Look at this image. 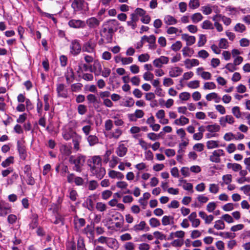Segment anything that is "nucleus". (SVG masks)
I'll return each instance as SVG.
<instances>
[{
  "label": "nucleus",
  "mask_w": 250,
  "mask_h": 250,
  "mask_svg": "<svg viewBox=\"0 0 250 250\" xmlns=\"http://www.w3.org/2000/svg\"><path fill=\"white\" fill-rule=\"evenodd\" d=\"M116 186L118 188L121 189H125V191L124 192V194L131 193V191L129 189H127L128 184L125 181H120L117 182L116 183Z\"/></svg>",
  "instance_id": "obj_30"
},
{
  "label": "nucleus",
  "mask_w": 250,
  "mask_h": 250,
  "mask_svg": "<svg viewBox=\"0 0 250 250\" xmlns=\"http://www.w3.org/2000/svg\"><path fill=\"white\" fill-rule=\"evenodd\" d=\"M69 161L71 164L74 165V170L80 172L81 167L85 162V157L82 155L71 156L69 158Z\"/></svg>",
  "instance_id": "obj_2"
},
{
  "label": "nucleus",
  "mask_w": 250,
  "mask_h": 250,
  "mask_svg": "<svg viewBox=\"0 0 250 250\" xmlns=\"http://www.w3.org/2000/svg\"><path fill=\"white\" fill-rule=\"evenodd\" d=\"M184 62L187 69H191L192 67L198 66L199 64V61L195 59H186Z\"/></svg>",
  "instance_id": "obj_22"
},
{
  "label": "nucleus",
  "mask_w": 250,
  "mask_h": 250,
  "mask_svg": "<svg viewBox=\"0 0 250 250\" xmlns=\"http://www.w3.org/2000/svg\"><path fill=\"white\" fill-rule=\"evenodd\" d=\"M208 149H212L219 147V141L215 140H209L206 143Z\"/></svg>",
  "instance_id": "obj_37"
},
{
  "label": "nucleus",
  "mask_w": 250,
  "mask_h": 250,
  "mask_svg": "<svg viewBox=\"0 0 250 250\" xmlns=\"http://www.w3.org/2000/svg\"><path fill=\"white\" fill-rule=\"evenodd\" d=\"M167 33L169 35L175 34L177 36H179L180 33H182V30L179 29L174 26H170L167 29Z\"/></svg>",
  "instance_id": "obj_38"
},
{
  "label": "nucleus",
  "mask_w": 250,
  "mask_h": 250,
  "mask_svg": "<svg viewBox=\"0 0 250 250\" xmlns=\"http://www.w3.org/2000/svg\"><path fill=\"white\" fill-rule=\"evenodd\" d=\"M85 24H86L90 28H96L100 24V21L95 17H91L86 20Z\"/></svg>",
  "instance_id": "obj_23"
},
{
  "label": "nucleus",
  "mask_w": 250,
  "mask_h": 250,
  "mask_svg": "<svg viewBox=\"0 0 250 250\" xmlns=\"http://www.w3.org/2000/svg\"><path fill=\"white\" fill-rule=\"evenodd\" d=\"M108 176L112 179L122 180L124 178V174L119 171L110 170L108 171Z\"/></svg>",
  "instance_id": "obj_29"
},
{
  "label": "nucleus",
  "mask_w": 250,
  "mask_h": 250,
  "mask_svg": "<svg viewBox=\"0 0 250 250\" xmlns=\"http://www.w3.org/2000/svg\"><path fill=\"white\" fill-rule=\"evenodd\" d=\"M224 151L222 149L214 150L209 156V160L213 163H219L221 162L220 157L225 156Z\"/></svg>",
  "instance_id": "obj_6"
},
{
  "label": "nucleus",
  "mask_w": 250,
  "mask_h": 250,
  "mask_svg": "<svg viewBox=\"0 0 250 250\" xmlns=\"http://www.w3.org/2000/svg\"><path fill=\"white\" fill-rule=\"evenodd\" d=\"M231 112L236 118L239 119L241 117V113L239 106H235L233 107L231 109Z\"/></svg>",
  "instance_id": "obj_54"
},
{
  "label": "nucleus",
  "mask_w": 250,
  "mask_h": 250,
  "mask_svg": "<svg viewBox=\"0 0 250 250\" xmlns=\"http://www.w3.org/2000/svg\"><path fill=\"white\" fill-rule=\"evenodd\" d=\"M58 96L63 98H66L68 96L67 90L65 88L64 84L58 83L56 88Z\"/></svg>",
  "instance_id": "obj_14"
},
{
  "label": "nucleus",
  "mask_w": 250,
  "mask_h": 250,
  "mask_svg": "<svg viewBox=\"0 0 250 250\" xmlns=\"http://www.w3.org/2000/svg\"><path fill=\"white\" fill-rule=\"evenodd\" d=\"M183 69L178 66L171 67L169 71L168 75L171 78H176L180 76L183 73Z\"/></svg>",
  "instance_id": "obj_18"
},
{
  "label": "nucleus",
  "mask_w": 250,
  "mask_h": 250,
  "mask_svg": "<svg viewBox=\"0 0 250 250\" xmlns=\"http://www.w3.org/2000/svg\"><path fill=\"white\" fill-rule=\"evenodd\" d=\"M205 128L208 131L206 134V137L207 139L217 137V133L220 130V126L217 124L207 125Z\"/></svg>",
  "instance_id": "obj_3"
},
{
  "label": "nucleus",
  "mask_w": 250,
  "mask_h": 250,
  "mask_svg": "<svg viewBox=\"0 0 250 250\" xmlns=\"http://www.w3.org/2000/svg\"><path fill=\"white\" fill-rule=\"evenodd\" d=\"M197 213L196 212H192L188 216V219L191 223L193 228H197L200 224V221L197 218Z\"/></svg>",
  "instance_id": "obj_21"
},
{
  "label": "nucleus",
  "mask_w": 250,
  "mask_h": 250,
  "mask_svg": "<svg viewBox=\"0 0 250 250\" xmlns=\"http://www.w3.org/2000/svg\"><path fill=\"white\" fill-rule=\"evenodd\" d=\"M85 224V221L83 218L74 219L75 229L77 231L79 230V229L81 228L84 226Z\"/></svg>",
  "instance_id": "obj_36"
},
{
  "label": "nucleus",
  "mask_w": 250,
  "mask_h": 250,
  "mask_svg": "<svg viewBox=\"0 0 250 250\" xmlns=\"http://www.w3.org/2000/svg\"><path fill=\"white\" fill-rule=\"evenodd\" d=\"M82 136L79 134L77 135L76 136L72 138L74 148L76 150H78L79 149V145L82 140Z\"/></svg>",
  "instance_id": "obj_41"
},
{
  "label": "nucleus",
  "mask_w": 250,
  "mask_h": 250,
  "mask_svg": "<svg viewBox=\"0 0 250 250\" xmlns=\"http://www.w3.org/2000/svg\"><path fill=\"white\" fill-rule=\"evenodd\" d=\"M225 11L228 12L229 16H235L239 13V10L237 8L230 5L226 7Z\"/></svg>",
  "instance_id": "obj_34"
},
{
  "label": "nucleus",
  "mask_w": 250,
  "mask_h": 250,
  "mask_svg": "<svg viewBox=\"0 0 250 250\" xmlns=\"http://www.w3.org/2000/svg\"><path fill=\"white\" fill-rule=\"evenodd\" d=\"M179 98L182 101H187L190 98V94L188 92H183L179 94Z\"/></svg>",
  "instance_id": "obj_59"
},
{
  "label": "nucleus",
  "mask_w": 250,
  "mask_h": 250,
  "mask_svg": "<svg viewBox=\"0 0 250 250\" xmlns=\"http://www.w3.org/2000/svg\"><path fill=\"white\" fill-rule=\"evenodd\" d=\"M68 25L74 28H83L85 26V22L80 20L73 19L69 21Z\"/></svg>",
  "instance_id": "obj_16"
},
{
  "label": "nucleus",
  "mask_w": 250,
  "mask_h": 250,
  "mask_svg": "<svg viewBox=\"0 0 250 250\" xmlns=\"http://www.w3.org/2000/svg\"><path fill=\"white\" fill-rule=\"evenodd\" d=\"M211 19L214 22L213 26L215 27L216 30L219 32H222L223 31V27L222 25L219 22V19H218L215 15L212 16Z\"/></svg>",
  "instance_id": "obj_35"
},
{
  "label": "nucleus",
  "mask_w": 250,
  "mask_h": 250,
  "mask_svg": "<svg viewBox=\"0 0 250 250\" xmlns=\"http://www.w3.org/2000/svg\"><path fill=\"white\" fill-rule=\"evenodd\" d=\"M92 174L95 176L97 178L102 179L105 174V169L102 167V165L100 167H95L90 170Z\"/></svg>",
  "instance_id": "obj_11"
},
{
  "label": "nucleus",
  "mask_w": 250,
  "mask_h": 250,
  "mask_svg": "<svg viewBox=\"0 0 250 250\" xmlns=\"http://www.w3.org/2000/svg\"><path fill=\"white\" fill-rule=\"evenodd\" d=\"M207 41L206 36L204 34H199L197 46L199 47H202L205 45Z\"/></svg>",
  "instance_id": "obj_45"
},
{
  "label": "nucleus",
  "mask_w": 250,
  "mask_h": 250,
  "mask_svg": "<svg viewBox=\"0 0 250 250\" xmlns=\"http://www.w3.org/2000/svg\"><path fill=\"white\" fill-rule=\"evenodd\" d=\"M78 126L79 123L77 121L75 120L69 121L62 128V135L63 138L66 141H68L78 135L75 129Z\"/></svg>",
  "instance_id": "obj_1"
},
{
  "label": "nucleus",
  "mask_w": 250,
  "mask_h": 250,
  "mask_svg": "<svg viewBox=\"0 0 250 250\" xmlns=\"http://www.w3.org/2000/svg\"><path fill=\"white\" fill-rule=\"evenodd\" d=\"M218 46L220 48L227 49L229 47V42L227 39L222 38L219 41Z\"/></svg>",
  "instance_id": "obj_57"
},
{
  "label": "nucleus",
  "mask_w": 250,
  "mask_h": 250,
  "mask_svg": "<svg viewBox=\"0 0 250 250\" xmlns=\"http://www.w3.org/2000/svg\"><path fill=\"white\" fill-rule=\"evenodd\" d=\"M222 180L223 183L221 184L223 185V184L225 185H229L232 181V175L231 174H226L222 176Z\"/></svg>",
  "instance_id": "obj_61"
},
{
  "label": "nucleus",
  "mask_w": 250,
  "mask_h": 250,
  "mask_svg": "<svg viewBox=\"0 0 250 250\" xmlns=\"http://www.w3.org/2000/svg\"><path fill=\"white\" fill-rule=\"evenodd\" d=\"M201 27L204 29H213L214 26L212 22L208 21L206 20L204 21L201 25Z\"/></svg>",
  "instance_id": "obj_53"
},
{
  "label": "nucleus",
  "mask_w": 250,
  "mask_h": 250,
  "mask_svg": "<svg viewBox=\"0 0 250 250\" xmlns=\"http://www.w3.org/2000/svg\"><path fill=\"white\" fill-rule=\"evenodd\" d=\"M227 167L229 169H231L235 172L238 171L242 169V166L240 164L237 163H228Z\"/></svg>",
  "instance_id": "obj_43"
},
{
  "label": "nucleus",
  "mask_w": 250,
  "mask_h": 250,
  "mask_svg": "<svg viewBox=\"0 0 250 250\" xmlns=\"http://www.w3.org/2000/svg\"><path fill=\"white\" fill-rule=\"evenodd\" d=\"M14 162V158L13 156H10L7 158L4 161H2L1 165L3 167H7L13 164Z\"/></svg>",
  "instance_id": "obj_44"
},
{
  "label": "nucleus",
  "mask_w": 250,
  "mask_h": 250,
  "mask_svg": "<svg viewBox=\"0 0 250 250\" xmlns=\"http://www.w3.org/2000/svg\"><path fill=\"white\" fill-rule=\"evenodd\" d=\"M218 19L221 20L224 24L226 26H229L232 22V20L229 17H226L223 15H214Z\"/></svg>",
  "instance_id": "obj_32"
},
{
  "label": "nucleus",
  "mask_w": 250,
  "mask_h": 250,
  "mask_svg": "<svg viewBox=\"0 0 250 250\" xmlns=\"http://www.w3.org/2000/svg\"><path fill=\"white\" fill-rule=\"evenodd\" d=\"M96 45V43L92 42L91 40H90L83 44L82 50L83 52L88 53H94L95 52V48Z\"/></svg>",
  "instance_id": "obj_7"
},
{
  "label": "nucleus",
  "mask_w": 250,
  "mask_h": 250,
  "mask_svg": "<svg viewBox=\"0 0 250 250\" xmlns=\"http://www.w3.org/2000/svg\"><path fill=\"white\" fill-rule=\"evenodd\" d=\"M65 77L68 83L72 82L74 79V74L72 69H68L67 72L65 74Z\"/></svg>",
  "instance_id": "obj_60"
},
{
  "label": "nucleus",
  "mask_w": 250,
  "mask_h": 250,
  "mask_svg": "<svg viewBox=\"0 0 250 250\" xmlns=\"http://www.w3.org/2000/svg\"><path fill=\"white\" fill-rule=\"evenodd\" d=\"M235 122V120L233 116L231 115H227L222 116L219 118V123L220 126L222 127H226L227 124L229 125H233Z\"/></svg>",
  "instance_id": "obj_5"
},
{
  "label": "nucleus",
  "mask_w": 250,
  "mask_h": 250,
  "mask_svg": "<svg viewBox=\"0 0 250 250\" xmlns=\"http://www.w3.org/2000/svg\"><path fill=\"white\" fill-rule=\"evenodd\" d=\"M191 19L193 23H198L203 20V17L200 13H196L191 15Z\"/></svg>",
  "instance_id": "obj_48"
},
{
  "label": "nucleus",
  "mask_w": 250,
  "mask_h": 250,
  "mask_svg": "<svg viewBox=\"0 0 250 250\" xmlns=\"http://www.w3.org/2000/svg\"><path fill=\"white\" fill-rule=\"evenodd\" d=\"M61 153L65 156H69L71 153V147L66 145H62L60 147Z\"/></svg>",
  "instance_id": "obj_39"
},
{
  "label": "nucleus",
  "mask_w": 250,
  "mask_h": 250,
  "mask_svg": "<svg viewBox=\"0 0 250 250\" xmlns=\"http://www.w3.org/2000/svg\"><path fill=\"white\" fill-rule=\"evenodd\" d=\"M169 62V58L167 57L161 56L159 58L155 59L153 61L154 66L157 68H161L163 64H167Z\"/></svg>",
  "instance_id": "obj_10"
},
{
  "label": "nucleus",
  "mask_w": 250,
  "mask_h": 250,
  "mask_svg": "<svg viewBox=\"0 0 250 250\" xmlns=\"http://www.w3.org/2000/svg\"><path fill=\"white\" fill-rule=\"evenodd\" d=\"M109 25L110 27L108 28V32L109 33H113L116 32L118 29V27L119 26L120 23L116 20H112L108 22Z\"/></svg>",
  "instance_id": "obj_28"
},
{
  "label": "nucleus",
  "mask_w": 250,
  "mask_h": 250,
  "mask_svg": "<svg viewBox=\"0 0 250 250\" xmlns=\"http://www.w3.org/2000/svg\"><path fill=\"white\" fill-rule=\"evenodd\" d=\"M127 150L125 145L120 143L116 148L115 152L119 157H123L126 155Z\"/></svg>",
  "instance_id": "obj_19"
},
{
  "label": "nucleus",
  "mask_w": 250,
  "mask_h": 250,
  "mask_svg": "<svg viewBox=\"0 0 250 250\" xmlns=\"http://www.w3.org/2000/svg\"><path fill=\"white\" fill-rule=\"evenodd\" d=\"M164 23L167 25H173L177 23L178 21L173 16L167 15L164 18Z\"/></svg>",
  "instance_id": "obj_25"
},
{
  "label": "nucleus",
  "mask_w": 250,
  "mask_h": 250,
  "mask_svg": "<svg viewBox=\"0 0 250 250\" xmlns=\"http://www.w3.org/2000/svg\"><path fill=\"white\" fill-rule=\"evenodd\" d=\"M70 52L74 55L79 54L82 49L80 43L77 40L72 41L70 47Z\"/></svg>",
  "instance_id": "obj_13"
},
{
  "label": "nucleus",
  "mask_w": 250,
  "mask_h": 250,
  "mask_svg": "<svg viewBox=\"0 0 250 250\" xmlns=\"http://www.w3.org/2000/svg\"><path fill=\"white\" fill-rule=\"evenodd\" d=\"M71 6L75 12L81 10L86 11L88 10V4L83 0H74Z\"/></svg>",
  "instance_id": "obj_4"
},
{
  "label": "nucleus",
  "mask_w": 250,
  "mask_h": 250,
  "mask_svg": "<svg viewBox=\"0 0 250 250\" xmlns=\"http://www.w3.org/2000/svg\"><path fill=\"white\" fill-rule=\"evenodd\" d=\"M173 221V217L171 216H164L162 219V223L164 226L169 225Z\"/></svg>",
  "instance_id": "obj_52"
},
{
  "label": "nucleus",
  "mask_w": 250,
  "mask_h": 250,
  "mask_svg": "<svg viewBox=\"0 0 250 250\" xmlns=\"http://www.w3.org/2000/svg\"><path fill=\"white\" fill-rule=\"evenodd\" d=\"M208 190L210 193L216 194L219 191V186L218 184L212 183L208 185Z\"/></svg>",
  "instance_id": "obj_40"
},
{
  "label": "nucleus",
  "mask_w": 250,
  "mask_h": 250,
  "mask_svg": "<svg viewBox=\"0 0 250 250\" xmlns=\"http://www.w3.org/2000/svg\"><path fill=\"white\" fill-rule=\"evenodd\" d=\"M213 227L217 230H223L225 228V224L223 220H218L214 222Z\"/></svg>",
  "instance_id": "obj_46"
},
{
  "label": "nucleus",
  "mask_w": 250,
  "mask_h": 250,
  "mask_svg": "<svg viewBox=\"0 0 250 250\" xmlns=\"http://www.w3.org/2000/svg\"><path fill=\"white\" fill-rule=\"evenodd\" d=\"M182 47V43L181 41H176L171 45V49L174 51H179Z\"/></svg>",
  "instance_id": "obj_63"
},
{
  "label": "nucleus",
  "mask_w": 250,
  "mask_h": 250,
  "mask_svg": "<svg viewBox=\"0 0 250 250\" xmlns=\"http://www.w3.org/2000/svg\"><path fill=\"white\" fill-rule=\"evenodd\" d=\"M119 114L111 115L112 119H114V123L116 126H122L124 125V121L120 118Z\"/></svg>",
  "instance_id": "obj_47"
},
{
  "label": "nucleus",
  "mask_w": 250,
  "mask_h": 250,
  "mask_svg": "<svg viewBox=\"0 0 250 250\" xmlns=\"http://www.w3.org/2000/svg\"><path fill=\"white\" fill-rule=\"evenodd\" d=\"M18 149L20 154L21 159L25 160L26 158L27 154L25 148L24 146L18 145Z\"/></svg>",
  "instance_id": "obj_50"
},
{
  "label": "nucleus",
  "mask_w": 250,
  "mask_h": 250,
  "mask_svg": "<svg viewBox=\"0 0 250 250\" xmlns=\"http://www.w3.org/2000/svg\"><path fill=\"white\" fill-rule=\"evenodd\" d=\"M189 119L184 116H181L179 118L174 120L173 124L177 125L184 126L189 123Z\"/></svg>",
  "instance_id": "obj_26"
},
{
  "label": "nucleus",
  "mask_w": 250,
  "mask_h": 250,
  "mask_svg": "<svg viewBox=\"0 0 250 250\" xmlns=\"http://www.w3.org/2000/svg\"><path fill=\"white\" fill-rule=\"evenodd\" d=\"M90 170L102 165V159L99 156H94L88 161Z\"/></svg>",
  "instance_id": "obj_15"
},
{
  "label": "nucleus",
  "mask_w": 250,
  "mask_h": 250,
  "mask_svg": "<svg viewBox=\"0 0 250 250\" xmlns=\"http://www.w3.org/2000/svg\"><path fill=\"white\" fill-rule=\"evenodd\" d=\"M206 99L208 101L214 100L215 103H219L221 101V98L215 92H212L207 94L206 96Z\"/></svg>",
  "instance_id": "obj_31"
},
{
  "label": "nucleus",
  "mask_w": 250,
  "mask_h": 250,
  "mask_svg": "<svg viewBox=\"0 0 250 250\" xmlns=\"http://www.w3.org/2000/svg\"><path fill=\"white\" fill-rule=\"evenodd\" d=\"M201 11L205 15H208L212 13V5L208 4L201 7Z\"/></svg>",
  "instance_id": "obj_49"
},
{
  "label": "nucleus",
  "mask_w": 250,
  "mask_h": 250,
  "mask_svg": "<svg viewBox=\"0 0 250 250\" xmlns=\"http://www.w3.org/2000/svg\"><path fill=\"white\" fill-rule=\"evenodd\" d=\"M124 247L125 250H135V245L133 242H128L124 244Z\"/></svg>",
  "instance_id": "obj_64"
},
{
  "label": "nucleus",
  "mask_w": 250,
  "mask_h": 250,
  "mask_svg": "<svg viewBox=\"0 0 250 250\" xmlns=\"http://www.w3.org/2000/svg\"><path fill=\"white\" fill-rule=\"evenodd\" d=\"M11 212V207L8 203L0 200V216H5Z\"/></svg>",
  "instance_id": "obj_9"
},
{
  "label": "nucleus",
  "mask_w": 250,
  "mask_h": 250,
  "mask_svg": "<svg viewBox=\"0 0 250 250\" xmlns=\"http://www.w3.org/2000/svg\"><path fill=\"white\" fill-rule=\"evenodd\" d=\"M89 69L91 72L94 73L95 76H99L102 72V66L98 60L94 61L93 65L90 66Z\"/></svg>",
  "instance_id": "obj_8"
},
{
  "label": "nucleus",
  "mask_w": 250,
  "mask_h": 250,
  "mask_svg": "<svg viewBox=\"0 0 250 250\" xmlns=\"http://www.w3.org/2000/svg\"><path fill=\"white\" fill-rule=\"evenodd\" d=\"M199 0H190L188 3L189 7L192 9H195L200 6Z\"/></svg>",
  "instance_id": "obj_56"
},
{
  "label": "nucleus",
  "mask_w": 250,
  "mask_h": 250,
  "mask_svg": "<svg viewBox=\"0 0 250 250\" xmlns=\"http://www.w3.org/2000/svg\"><path fill=\"white\" fill-rule=\"evenodd\" d=\"M150 55L147 53L142 54L138 56V60L140 62H145L149 61Z\"/></svg>",
  "instance_id": "obj_55"
},
{
  "label": "nucleus",
  "mask_w": 250,
  "mask_h": 250,
  "mask_svg": "<svg viewBox=\"0 0 250 250\" xmlns=\"http://www.w3.org/2000/svg\"><path fill=\"white\" fill-rule=\"evenodd\" d=\"M122 134V130L119 128L114 129L111 133V137L117 139Z\"/></svg>",
  "instance_id": "obj_58"
},
{
  "label": "nucleus",
  "mask_w": 250,
  "mask_h": 250,
  "mask_svg": "<svg viewBox=\"0 0 250 250\" xmlns=\"http://www.w3.org/2000/svg\"><path fill=\"white\" fill-rule=\"evenodd\" d=\"M106 245L108 248L113 250L118 249L119 246L117 240L111 237H108Z\"/></svg>",
  "instance_id": "obj_24"
},
{
  "label": "nucleus",
  "mask_w": 250,
  "mask_h": 250,
  "mask_svg": "<svg viewBox=\"0 0 250 250\" xmlns=\"http://www.w3.org/2000/svg\"><path fill=\"white\" fill-rule=\"evenodd\" d=\"M188 86L192 89H196L200 86V82L198 80L191 81L188 82Z\"/></svg>",
  "instance_id": "obj_62"
},
{
  "label": "nucleus",
  "mask_w": 250,
  "mask_h": 250,
  "mask_svg": "<svg viewBox=\"0 0 250 250\" xmlns=\"http://www.w3.org/2000/svg\"><path fill=\"white\" fill-rule=\"evenodd\" d=\"M181 39L186 42V45L188 46L193 45L196 42L195 36H190L186 33L181 35Z\"/></svg>",
  "instance_id": "obj_17"
},
{
  "label": "nucleus",
  "mask_w": 250,
  "mask_h": 250,
  "mask_svg": "<svg viewBox=\"0 0 250 250\" xmlns=\"http://www.w3.org/2000/svg\"><path fill=\"white\" fill-rule=\"evenodd\" d=\"M43 102H44V110L45 111H48L50 108V95L48 94H45L43 96Z\"/></svg>",
  "instance_id": "obj_51"
},
{
  "label": "nucleus",
  "mask_w": 250,
  "mask_h": 250,
  "mask_svg": "<svg viewBox=\"0 0 250 250\" xmlns=\"http://www.w3.org/2000/svg\"><path fill=\"white\" fill-rule=\"evenodd\" d=\"M142 40H145L149 43V49L155 50L156 48V37L154 35H151L149 36H144L142 37Z\"/></svg>",
  "instance_id": "obj_12"
},
{
  "label": "nucleus",
  "mask_w": 250,
  "mask_h": 250,
  "mask_svg": "<svg viewBox=\"0 0 250 250\" xmlns=\"http://www.w3.org/2000/svg\"><path fill=\"white\" fill-rule=\"evenodd\" d=\"M133 229L136 232L139 231H148L149 230V228L147 226L145 221H141L139 224L134 225Z\"/></svg>",
  "instance_id": "obj_20"
},
{
  "label": "nucleus",
  "mask_w": 250,
  "mask_h": 250,
  "mask_svg": "<svg viewBox=\"0 0 250 250\" xmlns=\"http://www.w3.org/2000/svg\"><path fill=\"white\" fill-rule=\"evenodd\" d=\"M182 52L184 57H191L194 53V50L188 46L184 47Z\"/></svg>",
  "instance_id": "obj_33"
},
{
  "label": "nucleus",
  "mask_w": 250,
  "mask_h": 250,
  "mask_svg": "<svg viewBox=\"0 0 250 250\" xmlns=\"http://www.w3.org/2000/svg\"><path fill=\"white\" fill-rule=\"evenodd\" d=\"M38 215L36 213H32L30 219L31 222L29 225L30 229H32L37 227L38 225Z\"/></svg>",
  "instance_id": "obj_27"
},
{
  "label": "nucleus",
  "mask_w": 250,
  "mask_h": 250,
  "mask_svg": "<svg viewBox=\"0 0 250 250\" xmlns=\"http://www.w3.org/2000/svg\"><path fill=\"white\" fill-rule=\"evenodd\" d=\"M86 139L90 146H93L99 142V139L95 135H88Z\"/></svg>",
  "instance_id": "obj_42"
}]
</instances>
